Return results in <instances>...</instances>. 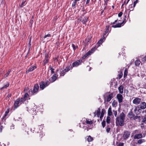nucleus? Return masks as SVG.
Returning a JSON list of instances; mask_svg holds the SVG:
<instances>
[{
  "instance_id": "nucleus-1",
  "label": "nucleus",
  "mask_w": 146,
  "mask_h": 146,
  "mask_svg": "<svg viewBox=\"0 0 146 146\" xmlns=\"http://www.w3.org/2000/svg\"><path fill=\"white\" fill-rule=\"evenodd\" d=\"M125 115L122 112L118 117L115 119V123L117 126H122L124 125V122L125 119Z\"/></svg>"
},
{
  "instance_id": "nucleus-2",
  "label": "nucleus",
  "mask_w": 146,
  "mask_h": 146,
  "mask_svg": "<svg viewBox=\"0 0 146 146\" xmlns=\"http://www.w3.org/2000/svg\"><path fill=\"white\" fill-rule=\"evenodd\" d=\"M81 123H80V127H82L81 124L82 123L83 124L86 125V127H87V126L88 127H89L88 129H91L92 128V126H91V125L92 124L93 122L90 119H87L85 118H84L81 121Z\"/></svg>"
},
{
  "instance_id": "nucleus-3",
  "label": "nucleus",
  "mask_w": 146,
  "mask_h": 146,
  "mask_svg": "<svg viewBox=\"0 0 146 146\" xmlns=\"http://www.w3.org/2000/svg\"><path fill=\"white\" fill-rule=\"evenodd\" d=\"M39 89V86L38 84H35L33 90H32L31 89L29 91V93L31 95H33L34 94L36 93Z\"/></svg>"
},
{
  "instance_id": "nucleus-4",
  "label": "nucleus",
  "mask_w": 146,
  "mask_h": 146,
  "mask_svg": "<svg viewBox=\"0 0 146 146\" xmlns=\"http://www.w3.org/2000/svg\"><path fill=\"white\" fill-rule=\"evenodd\" d=\"M82 62V60L80 59L73 62L72 64V66L73 67H76L81 65Z\"/></svg>"
},
{
  "instance_id": "nucleus-5",
  "label": "nucleus",
  "mask_w": 146,
  "mask_h": 146,
  "mask_svg": "<svg viewBox=\"0 0 146 146\" xmlns=\"http://www.w3.org/2000/svg\"><path fill=\"white\" fill-rule=\"evenodd\" d=\"M95 48H92L82 58H85L87 56L90 55L95 51Z\"/></svg>"
},
{
  "instance_id": "nucleus-6",
  "label": "nucleus",
  "mask_w": 146,
  "mask_h": 146,
  "mask_svg": "<svg viewBox=\"0 0 146 146\" xmlns=\"http://www.w3.org/2000/svg\"><path fill=\"white\" fill-rule=\"evenodd\" d=\"M19 104H21V102H20L19 99H17L16 100V101L14 103V110L16 109L19 106Z\"/></svg>"
},
{
  "instance_id": "nucleus-7",
  "label": "nucleus",
  "mask_w": 146,
  "mask_h": 146,
  "mask_svg": "<svg viewBox=\"0 0 146 146\" xmlns=\"http://www.w3.org/2000/svg\"><path fill=\"white\" fill-rule=\"evenodd\" d=\"M70 69L69 68V67H67L66 69H65L64 70H62L61 69L60 70V75L61 76H63L65 74V73L69 70Z\"/></svg>"
},
{
  "instance_id": "nucleus-8",
  "label": "nucleus",
  "mask_w": 146,
  "mask_h": 146,
  "mask_svg": "<svg viewBox=\"0 0 146 146\" xmlns=\"http://www.w3.org/2000/svg\"><path fill=\"white\" fill-rule=\"evenodd\" d=\"M48 84L47 83H45L43 82H42L40 84V87L42 90H43L47 86Z\"/></svg>"
},
{
  "instance_id": "nucleus-9",
  "label": "nucleus",
  "mask_w": 146,
  "mask_h": 146,
  "mask_svg": "<svg viewBox=\"0 0 146 146\" xmlns=\"http://www.w3.org/2000/svg\"><path fill=\"white\" fill-rule=\"evenodd\" d=\"M141 100L140 98H136L133 100V102L135 105H138L140 102Z\"/></svg>"
},
{
  "instance_id": "nucleus-10",
  "label": "nucleus",
  "mask_w": 146,
  "mask_h": 146,
  "mask_svg": "<svg viewBox=\"0 0 146 146\" xmlns=\"http://www.w3.org/2000/svg\"><path fill=\"white\" fill-rule=\"evenodd\" d=\"M117 98L119 103H121L122 102L123 97L122 95L120 94H117Z\"/></svg>"
},
{
  "instance_id": "nucleus-11",
  "label": "nucleus",
  "mask_w": 146,
  "mask_h": 146,
  "mask_svg": "<svg viewBox=\"0 0 146 146\" xmlns=\"http://www.w3.org/2000/svg\"><path fill=\"white\" fill-rule=\"evenodd\" d=\"M130 132L128 131H126L124 132L123 135V138L124 139H126L128 138L130 136Z\"/></svg>"
},
{
  "instance_id": "nucleus-12",
  "label": "nucleus",
  "mask_w": 146,
  "mask_h": 146,
  "mask_svg": "<svg viewBox=\"0 0 146 146\" xmlns=\"http://www.w3.org/2000/svg\"><path fill=\"white\" fill-rule=\"evenodd\" d=\"M57 77L56 76V74H54L51 77V78L49 79L50 82H54L56 79Z\"/></svg>"
},
{
  "instance_id": "nucleus-13",
  "label": "nucleus",
  "mask_w": 146,
  "mask_h": 146,
  "mask_svg": "<svg viewBox=\"0 0 146 146\" xmlns=\"http://www.w3.org/2000/svg\"><path fill=\"white\" fill-rule=\"evenodd\" d=\"M139 108V107H136L134 110L135 112L137 115L139 114L141 112V110Z\"/></svg>"
},
{
  "instance_id": "nucleus-14",
  "label": "nucleus",
  "mask_w": 146,
  "mask_h": 146,
  "mask_svg": "<svg viewBox=\"0 0 146 146\" xmlns=\"http://www.w3.org/2000/svg\"><path fill=\"white\" fill-rule=\"evenodd\" d=\"M140 108L144 109L146 108V103L145 102H141L139 106Z\"/></svg>"
},
{
  "instance_id": "nucleus-15",
  "label": "nucleus",
  "mask_w": 146,
  "mask_h": 146,
  "mask_svg": "<svg viewBox=\"0 0 146 146\" xmlns=\"http://www.w3.org/2000/svg\"><path fill=\"white\" fill-rule=\"evenodd\" d=\"M94 116H95L97 115L98 117H100V110L99 108H98L97 111L94 113Z\"/></svg>"
},
{
  "instance_id": "nucleus-16",
  "label": "nucleus",
  "mask_w": 146,
  "mask_h": 146,
  "mask_svg": "<svg viewBox=\"0 0 146 146\" xmlns=\"http://www.w3.org/2000/svg\"><path fill=\"white\" fill-rule=\"evenodd\" d=\"M48 55L47 54H45V59L44 60V65H45L48 61Z\"/></svg>"
},
{
  "instance_id": "nucleus-17",
  "label": "nucleus",
  "mask_w": 146,
  "mask_h": 146,
  "mask_svg": "<svg viewBox=\"0 0 146 146\" xmlns=\"http://www.w3.org/2000/svg\"><path fill=\"white\" fill-rule=\"evenodd\" d=\"M9 110L8 109H7L5 112V115L2 118H1L2 121H5V117L7 116V114L9 113Z\"/></svg>"
},
{
  "instance_id": "nucleus-18",
  "label": "nucleus",
  "mask_w": 146,
  "mask_h": 146,
  "mask_svg": "<svg viewBox=\"0 0 146 146\" xmlns=\"http://www.w3.org/2000/svg\"><path fill=\"white\" fill-rule=\"evenodd\" d=\"M123 87L122 85L120 86L118 88V90L119 93L122 94L123 92Z\"/></svg>"
},
{
  "instance_id": "nucleus-19",
  "label": "nucleus",
  "mask_w": 146,
  "mask_h": 146,
  "mask_svg": "<svg viewBox=\"0 0 146 146\" xmlns=\"http://www.w3.org/2000/svg\"><path fill=\"white\" fill-rule=\"evenodd\" d=\"M36 68V67L35 66H31V67L27 71V73H28L30 72H31L33 71L34 69H35Z\"/></svg>"
},
{
  "instance_id": "nucleus-20",
  "label": "nucleus",
  "mask_w": 146,
  "mask_h": 146,
  "mask_svg": "<svg viewBox=\"0 0 146 146\" xmlns=\"http://www.w3.org/2000/svg\"><path fill=\"white\" fill-rule=\"evenodd\" d=\"M143 137V135L141 134H139L135 135L134 137V138L135 139H139Z\"/></svg>"
},
{
  "instance_id": "nucleus-21",
  "label": "nucleus",
  "mask_w": 146,
  "mask_h": 146,
  "mask_svg": "<svg viewBox=\"0 0 146 146\" xmlns=\"http://www.w3.org/2000/svg\"><path fill=\"white\" fill-rule=\"evenodd\" d=\"M124 23V22L123 21L122 23H117L115 25H114L112 26V27L113 28H116V27H121V25L123 24Z\"/></svg>"
},
{
  "instance_id": "nucleus-22",
  "label": "nucleus",
  "mask_w": 146,
  "mask_h": 146,
  "mask_svg": "<svg viewBox=\"0 0 146 146\" xmlns=\"http://www.w3.org/2000/svg\"><path fill=\"white\" fill-rule=\"evenodd\" d=\"M113 94H111L108 95L107 96V101L108 102L110 101L112 98Z\"/></svg>"
},
{
  "instance_id": "nucleus-23",
  "label": "nucleus",
  "mask_w": 146,
  "mask_h": 146,
  "mask_svg": "<svg viewBox=\"0 0 146 146\" xmlns=\"http://www.w3.org/2000/svg\"><path fill=\"white\" fill-rule=\"evenodd\" d=\"M108 116H111L112 115V113L111 111V107H109L108 109Z\"/></svg>"
},
{
  "instance_id": "nucleus-24",
  "label": "nucleus",
  "mask_w": 146,
  "mask_h": 146,
  "mask_svg": "<svg viewBox=\"0 0 146 146\" xmlns=\"http://www.w3.org/2000/svg\"><path fill=\"white\" fill-rule=\"evenodd\" d=\"M133 112L131 111H130L128 114V117L130 118H132L133 117Z\"/></svg>"
},
{
  "instance_id": "nucleus-25",
  "label": "nucleus",
  "mask_w": 146,
  "mask_h": 146,
  "mask_svg": "<svg viewBox=\"0 0 146 146\" xmlns=\"http://www.w3.org/2000/svg\"><path fill=\"white\" fill-rule=\"evenodd\" d=\"M105 39V38L104 36L102 38H101L100 40L98 42L97 44H100V45L103 42V40L104 39ZM100 45H98V46H99Z\"/></svg>"
},
{
  "instance_id": "nucleus-26",
  "label": "nucleus",
  "mask_w": 146,
  "mask_h": 146,
  "mask_svg": "<svg viewBox=\"0 0 146 146\" xmlns=\"http://www.w3.org/2000/svg\"><path fill=\"white\" fill-rule=\"evenodd\" d=\"M87 141L88 142H91L93 140V138L90 136H89L87 138Z\"/></svg>"
},
{
  "instance_id": "nucleus-27",
  "label": "nucleus",
  "mask_w": 146,
  "mask_h": 146,
  "mask_svg": "<svg viewBox=\"0 0 146 146\" xmlns=\"http://www.w3.org/2000/svg\"><path fill=\"white\" fill-rule=\"evenodd\" d=\"M117 104V102L115 100H114L113 101L112 103V106L113 107H116Z\"/></svg>"
},
{
  "instance_id": "nucleus-28",
  "label": "nucleus",
  "mask_w": 146,
  "mask_h": 146,
  "mask_svg": "<svg viewBox=\"0 0 146 146\" xmlns=\"http://www.w3.org/2000/svg\"><path fill=\"white\" fill-rule=\"evenodd\" d=\"M145 141V140L144 139H140L138 141L137 143L139 144H141Z\"/></svg>"
},
{
  "instance_id": "nucleus-29",
  "label": "nucleus",
  "mask_w": 146,
  "mask_h": 146,
  "mask_svg": "<svg viewBox=\"0 0 146 146\" xmlns=\"http://www.w3.org/2000/svg\"><path fill=\"white\" fill-rule=\"evenodd\" d=\"M111 118L109 116H108L107 117L106 122L108 123H110Z\"/></svg>"
},
{
  "instance_id": "nucleus-30",
  "label": "nucleus",
  "mask_w": 146,
  "mask_h": 146,
  "mask_svg": "<svg viewBox=\"0 0 146 146\" xmlns=\"http://www.w3.org/2000/svg\"><path fill=\"white\" fill-rule=\"evenodd\" d=\"M9 84L8 83H7L6 84L4 85L2 88H1V89L2 90L4 88H6L9 86Z\"/></svg>"
},
{
  "instance_id": "nucleus-31",
  "label": "nucleus",
  "mask_w": 146,
  "mask_h": 146,
  "mask_svg": "<svg viewBox=\"0 0 146 146\" xmlns=\"http://www.w3.org/2000/svg\"><path fill=\"white\" fill-rule=\"evenodd\" d=\"M4 121H1V122H0V132H2L3 129V126L2 125H1L3 123Z\"/></svg>"
},
{
  "instance_id": "nucleus-32",
  "label": "nucleus",
  "mask_w": 146,
  "mask_h": 146,
  "mask_svg": "<svg viewBox=\"0 0 146 146\" xmlns=\"http://www.w3.org/2000/svg\"><path fill=\"white\" fill-rule=\"evenodd\" d=\"M26 100V99L24 97H23L21 98L20 99H19V101L20 102H21V103L22 104Z\"/></svg>"
},
{
  "instance_id": "nucleus-33",
  "label": "nucleus",
  "mask_w": 146,
  "mask_h": 146,
  "mask_svg": "<svg viewBox=\"0 0 146 146\" xmlns=\"http://www.w3.org/2000/svg\"><path fill=\"white\" fill-rule=\"evenodd\" d=\"M141 62L139 60H137L135 61V65L136 66H138L139 65Z\"/></svg>"
},
{
  "instance_id": "nucleus-34",
  "label": "nucleus",
  "mask_w": 146,
  "mask_h": 146,
  "mask_svg": "<svg viewBox=\"0 0 146 146\" xmlns=\"http://www.w3.org/2000/svg\"><path fill=\"white\" fill-rule=\"evenodd\" d=\"M11 72V70H9L5 74L4 76V78H6L8 76L10 72Z\"/></svg>"
},
{
  "instance_id": "nucleus-35",
  "label": "nucleus",
  "mask_w": 146,
  "mask_h": 146,
  "mask_svg": "<svg viewBox=\"0 0 146 146\" xmlns=\"http://www.w3.org/2000/svg\"><path fill=\"white\" fill-rule=\"evenodd\" d=\"M88 19V18L87 17H84V19L82 21V23L84 24L86 22H87Z\"/></svg>"
},
{
  "instance_id": "nucleus-36",
  "label": "nucleus",
  "mask_w": 146,
  "mask_h": 146,
  "mask_svg": "<svg viewBox=\"0 0 146 146\" xmlns=\"http://www.w3.org/2000/svg\"><path fill=\"white\" fill-rule=\"evenodd\" d=\"M26 0H25L23 1L21 3V4L20 5V7L21 8L23 6L25 5V2H26Z\"/></svg>"
},
{
  "instance_id": "nucleus-37",
  "label": "nucleus",
  "mask_w": 146,
  "mask_h": 146,
  "mask_svg": "<svg viewBox=\"0 0 146 146\" xmlns=\"http://www.w3.org/2000/svg\"><path fill=\"white\" fill-rule=\"evenodd\" d=\"M51 36V35L50 34H47L46 35H45L44 36V37L43 38H44V39H46V38L48 37H50Z\"/></svg>"
},
{
  "instance_id": "nucleus-38",
  "label": "nucleus",
  "mask_w": 146,
  "mask_h": 146,
  "mask_svg": "<svg viewBox=\"0 0 146 146\" xmlns=\"http://www.w3.org/2000/svg\"><path fill=\"white\" fill-rule=\"evenodd\" d=\"M127 71L126 70H125L124 74V78L125 77L127 76Z\"/></svg>"
},
{
  "instance_id": "nucleus-39",
  "label": "nucleus",
  "mask_w": 146,
  "mask_h": 146,
  "mask_svg": "<svg viewBox=\"0 0 146 146\" xmlns=\"http://www.w3.org/2000/svg\"><path fill=\"white\" fill-rule=\"evenodd\" d=\"M104 110L103 109H102V113L100 115V119L102 118L103 116V115H104L103 113H104Z\"/></svg>"
},
{
  "instance_id": "nucleus-40",
  "label": "nucleus",
  "mask_w": 146,
  "mask_h": 146,
  "mask_svg": "<svg viewBox=\"0 0 146 146\" xmlns=\"http://www.w3.org/2000/svg\"><path fill=\"white\" fill-rule=\"evenodd\" d=\"M140 116H138L136 115V116H133V118L134 120H135V119H139L140 118Z\"/></svg>"
},
{
  "instance_id": "nucleus-41",
  "label": "nucleus",
  "mask_w": 146,
  "mask_h": 146,
  "mask_svg": "<svg viewBox=\"0 0 146 146\" xmlns=\"http://www.w3.org/2000/svg\"><path fill=\"white\" fill-rule=\"evenodd\" d=\"M29 96V94H28L26 93L25 94L24 96L23 97L26 100L27 99V97Z\"/></svg>"
},
{
  "instance_id": "nucleus-42",
  "label": "nucleus",
  "mask_w": 146,
  "mask_h": 146,
  "mask_svg": "<svg viewBox=\"0 0 146 146\" xmlns=\"http://www.w3.org/2000/svg\"><path fill=\"white\" fill-rule=\"evenodd\" d=\"M50 70L51 71V73L54 74V69L52 67H50Z\"/></svg>"
},
{
  "instance_id": "nucleus-43",
  "label": "nucleus",
  "mask_w": 146,
  "mask_h": 146,
  "mask_svg": "<svg viewBox=\"0 0 146 146\" xmlns=\"http://www.w3.org/2000/svg\"><path fill=\"white\" fill-rule=\"evenodd\" d=\"M72 46L74 51L75 50V49H76L77 48V46H75L74 44H72Z\"/></svg>"
},
{
  "instance_id": "nucleus-44",
  "label": "nucleus",
  "mask_w": 146,
  "mask_h": 146,
  "mask_svg": "<svg viewBox=\"0 0 146 146\" xmlns=\"http://www.w3.org/2000/svg\"><path fill=\"white\" fill-rule=\"evenodd\" d=\"M77 1H76L75 0L73 2L72 6V7H74L75 5H76L77 4Z\"/></svg>"
},
{
  "instance_id": "nucleus-45",
  "label": "nucleus",
  "mask_w": 146,
  "mask_h": 146,
  "mask_svg": "<svg viewBox=\"0 0 146 146\" xmlns=\"http://www.w3.org/2000/svg\"><path fill=\"white\" fill-rule=\"evenodd\" d=\"M105 121H103L102 123V125L103 127H104L105 125Z\"/></svg>"
},
{
  "instance_id": "nucleus-46",
  "label": "nucleus",
  "mask_w": 146,
  "mask_h": 146,
  "mask_svg": "<svg viewBox=\"0 0 146 146\" xmlns=\"http://www.w3.org/2000/svg\"><path fill=\"white\" fill-rule=\"evenodd\" d=\"M138 0H136L133 3V6L134 7H135L136 5V4L137 3Z\"/></svg>"
},
{
  "instance_id": "nucleus-47",
  "label": "nucleus",
  "mask_w": 146,
  "mask_h": 146,
  "mask_svg": "<svg viewBox=\"0 0 146 146\" xmlns=\"http://www.w3.org/2000/svg\"><path fill=\"white\" fill-rule=\"evenodd\" d=\"M113 114L114 115H115V117H116L117 116V112L116 111H113Z\"/></svg>"
},
{
  "instance_id": "nucleus-48",
  "label": "nucleus",
  "mask_w": 146,
  "mask_h": 146,
  "mask_svg": "<svg viewBox=\"0 0 146 146\" xmlns=\"http://www.w3.org/2000/svg\"><path fill=\"white\" fill-rule=\"evenodd\" d=\"M31 39L30 38V40L29 41V47L31 48Z\"/></svg>"
},
{
  "instance_id": "nucleus-49",
  "label": "nucleus",
  "mask_w": 146,
  "mask_h": 146,
  "mask_svg": "<svg viewBox=\"0 0 146 146\" xmlns=\"http://www.w3.org/2000/svg\"><path fill=\"white\" fill-rule=\"evenodd\" d=\"M123 14V13L122 12H120L118 14V16L119 17H120Z\"/></svg>"
},
{
  "instance_id": "nucleus-50",
  "label": "nucleus",
  "mask_w": 146,
  "mask_h": 146,
  "mask_svg": "<svg viewBox=\"0 0 146 146\" xmlns=\"http://www.w3.org/2000/svg\"><path fill=\"white\" fill-rule=\"evenodd\" d=\"M28 90V88L27 87H26L25 88V89L24 90V92H26Z\"/></svg>"
},
{
  "instance_id": "nucleus-51",
  "label": "nucleus",
  "mask_w": 146,
  "mask_h": 146,
  "mask_svg": "<svg viewBox=\"0 0 146 146\" xmlns=\"http://www.w3.org/2000/svg\"><path fill=\"white\" fill-rule=\"evenodd\" d=\"M110 128H109V127L107 128V129H106L107 132V133H109L110 132Z\"/></svg>"
},
{
  "instance_id": "nucleus-52",
  "label": "nucleus",
  "mask_w": 146,
  "mask_h": 146,
  "mask_svg": "<svg viewBox=\"0 0 146 146\" xmlns=\"http://www.w3.org/2000/svg\"><path fill=\"white\" fill-rule=\"evenodd\" d=\"M117 20H116L113 23H111V25H113V24H114L115 23L117 22Z\"/></svg>"
},
{
  "instance_id": "nucleus-53",
  "label": "nucleus",
  "mask_w": 146,
  "mask_h": 146,
  "mask_svg": "<svg viewBox=\"0 0 146 146\" xmlns=\"http://www.w3.org/2000/svg\"><path fill=\"white\" fill-rule=\"evenodd\" d=\"M123 143H119L118 146H123Z\"/></svg>"
},
{
  "instance_id": "nucleus-54",
  "label": "nucleus",
  "mask_w": 146,
  "mask_h": 146,
  "mask_svg": "<svg viewBox=\"0 0 146 146\" xmlns=\"http://www.w3.org/2000/svg\"><path fill=\"white\" fill-rule=\"evenodd\" d=\"M14 125H13V124H12L11 126V129H14Z\"/></svg>"
},
{
  "instance_id": "nucleus-55",
  "label": "nucleus",
  "mask_w": 146,
  "mask_h": 146,
  "mask_svg": "<svg viewBox=\"0 0 146 146\" xmlns=\"http://www.w3.org/2000/svg\"><path fill=\"white\" fill-rule=\"evenodd\" d=\"M143 121L145 122L146 121V117H145L143 119Z\"/></svg>"
},
{
  "instance_id": "nucleus-56",
  "label": "nucleus",
  "mask_w": 146,
  "mask_h": 146,
  "mask_svg": "<svg viewBox=\"0 0 146 146\" xmlns=\"http://www.w3.org/2000/svg\"><path fill=\"white\" fill-rule=\"evenodd\" d=\"M108 30H109V28H108L106 30V32H105V35L106 34V33H107L108 32Z\"/></svg>"
},
{
  "instance_id": "nucleus-57",
  "label": "nucleus",
  "mask_w": 146,
  "mask_h": 146,
  "mask_svg": "<svg viewBox=\"0 0 146 146\" xmlns=\"http://www.w3.org/2000/svg\"><path fill=\"white\" fill-rule=\"evenodd\" d=\"M11 95L10 94H8V96H7V98H8L9 99V97H11Z\"/></svg>"
},
{
  "instance_id": "nucleus-58",
  "label": "nucleus",
  "mask_w": 146,
  "mask_h": 146,
  "mask_svg": "<svg viewBox=\"0 0 146 146\" xmlns=\"http://www.w3.org/2000/svg\"><path fill=\"white\" fill-rule=\"evenodd\" d=\"M90 1V0H87V1H86V4H88L89 3V2Z\"/></svg>"
},
{
  "instance_id": "nucleus-59",
  "label": "nucleus",
  "mask_w": 146,
  "mask_h": 146,
  "mask_svg": "<svg viewBox=\"0 0 146 146\" xmlns=\"http://www.w3.org/2000/svg\"><path fill=\"white\" fill-rule=\"evenodd\" d=\"M107 2L106 1H105V3H104V5L106 6H107Z\"/></svg>"
},
{
  "instance_id": "nucleus-60",
  "label": "nucleus",
  "mask_w": 146,
  "mask_h": 146,
  "mask_svg": "<svg viewBox=\"0 0 146 146\" xmlns=\"http://www.w3.org/2000/svg\"><path fill=\"white\" fill-rule=\"evenodd\" d=\"M143 60H144L145 61H146V57H143Z\"/></svg>"
},
{
  "instance_id": "nucleus-61",
  "label": "nucleus",
  "mask_w": 146,
  "mask_h": 146,
  "mask_svg": "<svg viewBox=\"0 0 146 146\" xmlns=\"http://www.w3.org/2000/svg\"><path fill=\"white\" fill-rule=\"evenodd\" d=\"M45 83H47V84H48V85L49 84V82H48V81H47Z\"/></svg>"
},
{
  "instance_id": "nucleus-62",
  "label": "nucleus",
  "mask_w": 146,
  "mask_h": 146,
  "mask_svg": "<svg viewBox=\"0 0 146 146\" xmlns=\"http://www.w3.org/2000/svg\"><path fill=\"white\" fill-rule=\"evenodd\" d=\"M132 5H129V8L130 7H132Z\"/></svg>"
},
{
  "instance_id": "nucleus-63",
  "label": "nucleus",
  "mask_w": 146,
  "mask_h": 146,
  "mask_svg": "<svg viewBox=\"0 0 146 146\" xmlns=\"http://www.w3.org/2000/svg\"><path fill=\"white\" fill-rule=\"evenodd\" d=\"M122 77V76L121 75H119V78H121Z\"/></svg>"
},
{
  "instance_id": "nucleus-64",
  "label": "nucleus",
  "mask_w": 146,
  "mask_h": 146,
  "mask_svg": "<svg viewBox=\"0 0 146 146\" xmlns=\"http://www.w3.org/2000/svg\"><path fill=\"white\" fill-rule=\"evenodd\" d=\"M129 1H130V0H127V2L126 3V4H127L128 3V2H129Z\"/></svg>"
}]
</instances>
